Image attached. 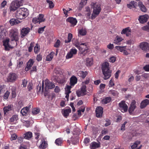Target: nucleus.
Listing matches in <instances>:
<instances>
[{"mask_svg": "<svg viewBox=\"0 0 149 149\" xmlns=\"http://www.w3.org/2000/svg\"><path fill=\"white\" fill-rule=\"evenodd\" d=\"M29 111V109L27 107L23 108L21 111V113L23 116H26L28 112Z\"/></svg>", "mask_w": 149, "mask_h": 149, "instance_id": "nucleus-33", "label": "nucleus"}, {"mask_svg": "<svg viewBox=\"0 0 149 149\" xmlns=\"http://www.w3.org/2000/svg\"><path fill=\"white\" fill-rule=\"evenodd\" d=\"M148 18V16L145 15L140 16L139 20L141 23L143 24L147 22Z\"/></svg>", "mask_w": 149, "mask_h": 149, "instance_id": "nucleus-12", "label": "nucleus"}, {"mask_svg": "<svg viewBox=\"0 0 149 149\" xmlns=\"http://www.w3.org/2000/svg\"><path fill=\"white\" fill-rule=\"evenodd\" d=\"M76 94L78 97L81 96H83L86 95V94H84L82 93V91L80 90H78L76 91Z\"/></svg>", "mask_w": 149, "mask_h": 149, "instance_id": "nucleus-53", "label": "nucleus"}, {"mask_svg": "<svg viewBox=\"0 0 149 149\" xmlns=\"http://www.w3.org/2000/svg\"><path fill=\"white\" fill-rule=\"evenodd\" d=\"M123 40L121 37L119 36H117L115 38L114 43L117 44L121 41Z\"/></svg>", "mask_w": 149, "mask_h": 149, "instance_id": "nucleus-40", "label": "nucleus"}, {"mask_svg": "<svg viewBox=\"0 0 149 149\" xmlns=\"http://www.w3.org/2000/svg\"><path fill=\"white\" fill-rule=\"evenodd\" d=\"M72 38V35L71 33H69L68 34V39L65 40V42L66 43L70 42Z\"/></svg>", "mask_w": 149, "mask_h": 149, "instance_id": "nucleus-43", "label": "nucleus"}, {"mask_svg": "<svg viewBox=\"0 0 149 149\" xmlns=\"http://www.w3.org/2000/svg\"><path fill=\"white\" fill-rule=\"evenodd\" d=\"M77 50L75 49L72 48L71 49L66 56V59H68L72 58L73 55L77 53Z\"/></svg>", "mask_w": 149, "mask_h": 149, "instance_id": "nucleus-7", "label": "nucleus"}, {"mask_svg": "<svg viewBox=\"0 0 149 149\" xmlns=\"http://www.w3.org/2000/svg\"><path fill=\"white\" fill-rule=\"evenodd\" d=\"M9 94L10 92L8 91H7L3 95V98L5 100L7 99L8 97Z\"/></svg>", "mask_w": 149, "mask_h": 149, "instance_id": "nucleus-59", "label": "nucleus"}, {"mask_svg": "<svg viewBox=\"0 0 149 149\" xmlns=\"http://www.w3.org/2000/svg\"><path fill=\"white\" fill-rule=\"evenodd\" d=\"M138 6L142 11L145 13L146 12L147 8L141 1H139L138 2Z\"/></svg>", "mask_w": 149, "mask_h": 149, "instance_id": "nucleus-21", "label": "nucleus"}, {"mask_svg": "<svg viewBox=\"0 0 149 149\" xmlns=\"http://www.w3.org/2000/svg\"><path fill=\"white\" fill-rule=\"evenodd\" d=\"M137 3L134 1H131L130 3L127 4V6L130 8H131L132 7L136 8L137 6Z\"/></svg>", "mask_w": 149, "mask_h": 149, "instance_id": "nucleus-28", "label": "nucleus"}, {"mask_svg": "<svg viewBox=\"0 0 149 149\" xmlns=\"http://www.w3.org/2000/svg\"><path fill=\"white\" fill-rule=\"evenodd\" d=\"M55 143L58 146H61L62 143V140L61 138L57 139L55 142Z\"/></svg>", "mask_w": 149, "mask_h": 149, "instance_id": "nucleus-41", "label": "nucleus"}, {"mask_svg": "<svg viewBox=\"0 0 149 149\" xmlns=\"http://www.w3.org/2000/svg\"><path fill=\"white\" fill-rule=\"evenodd\" d=\"M131 29L129 27L123 29L121 32V34H125L126 36H129L131 35Z\"/></svg>", "mask_w": 149, "mask_h": 149, "instance_id": "nucleus-16", "label": "nucleus"}, {"mask_svg": "<svg viewBox=\"0 0 149 149\" xmlns=\"http://www.w3.org/2000/svg\"><path fill=\"white\" fill-rule=\"evenodd\" d=\"M19 22L17 19L13 18L10 20V23L11 25H14L18 23Z\"/></svg>", "mask_w": 149, "mask_h": 149, "instance_id": "nucleus-37", "label": "nucleus"}, {"mask_svg": "<svg viewBox=\"0 0 149 149\" xmlns=\"http://www.w3.org/2000/svg\"><path fill=\"white\" fill-rule=\"evenodd\" d=\"M86 85H83L81 88L80 90L82 91V93L84 94H86Z\"/></svg>", "mask_w": 149, "mask_h": 149, "instance_id": "nucleus-55", "label": "nucleus"}, {"mask_svg": "<svg viewBox=\"0 0 149 149\" xmlns=\"http://www.w3.org/2000/svg\"><path fill=\"white\" fill-rule=\"evenodd\" d=\"M9 41L10 39L8 38H6V40H3V46L4 47H10L9 44Z\"/></svg>", "mask_w": 149, "mask_h": 149, "instance_id": "nucleus-39", "label": "nucleus"}, {"mask_svg": "<svg viewBox=\"0 0 149 149\" xmlns=\"http://www.w3.org/2000/svg\"><path fill=\"white\" fill-rule=\"evenodd\" d=\"M109 93L110 94L112 95L113 96H116L118 95V93L114 90H111L110 91Z\"/></svg>", "mask_w": 149, "mask_h": 149, "instance_id": "nucleus-44", "label": "nucleus"}, {"mask_svg": "<svg viewBox=\"0 0 149 149\" xmlns=\"http://www.w3.org/2000/svg\"><path fill=\"white\" fill-rule=\"evenodd\" d=\"M141 29L143 30L149 32V21L147 23V25H146L142 27Z\"/></svg>", "mask_w": 149, "mask_h": 149, "instance_id": "nucleus-47", "label": "nucleus"}, {"mask_svg": "<svg viewBox=\"0 0 149 149\" xmlns=\"http://www.w3.org/2000/svg\"><path fill=\"white\" fill-rule=\"evenodd\" d=\"M149 104V100L146 99L142 101L140 104V108L143 109L146 107Z\"/></svg>", "mask_w": 149, "mask_h": 149, "instance_id": "nucleus-19", "label": "nucleus"}, {"mask_svg": "<svg viewBox=\"0 0 149 149\" xmlns=\"http://www.w3.org/2000/svg\"><path fill=\"white\" fill-rule=\"evenodd\" d=\"M46 2L47 3L49 4V8H52L54 7V4L52 1L49 0H47Z\"/></svg>", "mask_w": 149, "mask_h": 149, "instance_id": "nucleus-50", "label": "nucleus"}, {"mask_svg": "<svg viewBox=\"0 0 149 149\" xmlns=\"http://www.w3.org/2000/svg\"><path fill=\"white\" fill-rule=\"evenodd\" d=\"M12 110V106L11 105H8V106L3 108V110L4 114H6L8 111Z\"/></svg>", "mask_w": 149, "mask_h": 149, "instance_id": "nucleus-38", "label": "nucleus"}, {"mask_svg": "<svg viewBox=\"0 0 149 149\" xmlns=\"http://www.w3.org/2000/svg\"><path fill=\"white\" fill-rule=\"evenodd\" d=\"M37 71L36 67V66H33L31 70L30 71L31 74H32L33 72H36Z\"/></svg>", "mask_w": 149, "mask_h": 149, "instance_id": "nucleus-58", "label": "nucleus"}, {"mask_svg": "<svg viewBox=\"0 0 149 149\" xmlns=\"http://www.w3.org/2000/svg\"><path fill=\"white\" fill-rule=\"evenodd\" d=\"M88 73L87 71H80L77 73V75L81 77L83 79L84 78L86 75H87Z\"/></svg>", "mask_w": 149, "mask_h": 149, "instance_id": "nucleus-24", "label": "nucleus"}, {"mask_svg": "<svg viewBox=\"0 0 149 149\" xmlns=\"http://www.w3.org/2000/svg\"><path fill=\"white\" fill-rule=\"evenodd\" d=\"M6 31L5 29L2 30L0 33V40H3L6 36Z\"/></svg>", "mask_w": 149, "mask_h": 149, "instance_id": "nucleus-30", "label": "nucleus"}, {"mask_svg": "<svg viewBox=\"0 0 149 149\" xmlns=\"http://www.w3.org/2000/svg\"><path fill=\"white\" fill-rule=\"evenodd\" d=\"M77 77L74 76H72L70 78V84L71 86H74L77 82Z\"/></svg>", "mask_w": 149, "mask_h": 149, "instance_id": "nucleus-22", "label": "nucleus"}, {"mask_svg": "<svg viewBox=\"0 0 149 149\" xmlns=\"http://www.w3.org/2000/svg\"><path fill=\"white\" fill-rule=\"evenodd\" d=\"M42 57L40 54H38L36 56V60L38 61H40L42 60Z\"/></svg>", "mask_w": 149, "mask_h": 149, "instance_id": "nucleus-64", "label": "nucleus"}, {"mask_svg": "<svg viewBox=\"0 0 149 149\" xmlns=\"http://www.w3.org/2000/svg\"><path fill=\"white\" fill-rule=\"evenodd\" d=\"M23 64V60L22 58H20L17 60V67L19 68L21 67Z\"/></svg>", "mask_w": 149, "mask_h": 149, "instance_id": "nucleus-42", "label": "nucleus"}, {"mask_svg": "<svg viewBox=\"0 0 149 149\" xmlns=\"http://www.w3.org/2000/svg\"><path fill=\"white\" fill-rule=\"evenodd\" d=\"M72 42L73 45L75 47H80V45L87 46V43H81L79 42L77 39H73L72 40Z\"/></svg>", "mask_w": 149, "mask_h": 149, "instance_id": "nucleus-10", "label": "nucleus"}, {"mask_svg": "<svg viewBox=\"0 0 149 149\" xmlns=\"http://www.w3.org/2000/svg\"><path fill=\"white\" fill-rule=\"evenodd\" d=\"M54 72L56 74L63 75V70L59 68H56L54 70Z\"/></svg>", "mask_w": 149, "mask_h": 149, "instance_id": "nucleus-27", "label": "nucleus"}, {"mask_svg": "<svg viewBox=\"0 0 149 149\" xmlns=\"http://www.w3.org/2000/svg\"><path fill=\"white\" fill-rule=\"evenodd\" d=\"M116 60V58L114 56H112L110 57L109 59V61L110 62L113 63L115 62Z\"/></svg>", "mask_w": 149, "mask_h": 149, "instance_id": "nucleus-63", "label": "nucleus"}, {"mask_svg": "<svg viewBox=\"0 0 149 149\" xmlns=\"http://www.w3.org/2000/svg\"><path fill=\"white\" fill-rule=\"evenodd\" d=\"M100 142L93 141L90 144V148L91 149H96L100 148Z\"/></svg>", "mask_w": 149, "mask_h": 149, "instance_id": "nucleus-13", "label": "nucleus"}, {"mask_svg": "<svg viewBox=\"0 0 149 149\" xmlns=\"http://www.w3.org/2000/svg\"><path fill=\"white\" fill-rule=\"evenodd\" d=\"M70 140L72 142V143L74 144H75L76 143H77L78 141V139L77 138H72Z\"/></svg>", "mask_w": 149, "mask_h": 149, "instance_id": "nucleus-61", "label": "nucleus"}, {"mask_svg": "<svg viewBox=\"0 0 149 149\" xmlns=\"http://www.w3.org/2000/svg\"><path fill=\"white\" fill-rule=\"evenodd\" d=\"M111 100V98L110 97H108L103 99L102 102V103L105 104L110 102Z\"/></svg>", "mask_w": 149, "mask_h": 149, "instance_id": "nucleus-34", "label": "nucleus"}, {"mask_svg": "<svg viewBox=\"0 0 149 149\" xmlns=\"http://www.w3.org/2000/svg\"><path fill=\"white\" fill-rule=\"evenodd\" d=\"M30 30V29L28 27L22 28L21 31V37L23 38L26 36L29 32Z\"/></svg>", "mask_w": 149, "mask_h": 149, "instance_id": "nucleus-11", "label": "nucleus"}, {"mask_svg": "<svg viewBox=\"0 0 149 149\" xmlns=\"http://www.w3.org/2000/svg\"><path fill=\"white\" fill-rule=\"evenodd\" d=\"M87 32L86 31L85 29H81L79 31V33L80 35L82 36H84L86 34Z\"/></svg>", "mask_w": 149, "mask_h": 149, "instance_id": "nucleus-52", "label": "nucleus"}, {"mask_svg": "<svg viewBox=\"0 0 149 149\" xmlns=\"http://www.w3.org/2000/svg\"><path fill=\"white\" fill-rule=\"evenodd\" d=\"M81 54L85 56L88 52V47H78Z\"/></svg>", "mask_w": 149, "mask_h": 149, "instance_id": "nucleus-14", "label": "nucleus"}, {"mask_svg": "<svg viewBox=\"0 0 149 149\" xmlns=\"http://www.w3.org/2000/svg\"><path fill=\"white\" fill-rule=\"evenodd\" d=\"M93 64V59L92 58H87L86 59V65L88 66H91Z\"/></svg>", "mask_w": 149, "mask_h": 149, "instance_id": "nucleus-36", "label": "nucleus"}, {"mask_svg": "<svg viewBox=\"0 0 149 149\" xmlns=\"http://www.w3.org/2000/svg\"><path fill=\"white\" fill-rule=\"evenodd\" d=\"M47 144L44 139L42 140L39 146L40 149H45L47 146Z\"/></svg>", "mask_w": 149, "mask_h": 149, "instance_id": "nucleus-26", "label": "nucleus"}, {"mask_svg": "<svg viewBox=\"0 0 149 149\" xmlns=\"http://www.w3.org/2000/svg\"><path fill=\"white\" fill-rule=\"evenodd\" d=\"M18 77V75L17 74L10 72L7 78V81L8 82H14L17 79Z\"/></svg>", "mask_w": 149, "mask_h": 149, "instance_id": "nucleus-5", "label": "nucleus"}, {"mask_svg": "<svg viewBox=\"0 0 149 149\" xmlns=\"http://www.w3.org/2000/svg\"><path fill=\"white\" fill-rule=\"evenodd\" d=\"M139 47H149V44L146 42H141Z\"/></svg>", "mask_w": 149, "mask_h": 149, "instance_id": "nucleus-54", "label": "nucleus"}, {"mask_svg": "<svg viewBox=\"0 0 149 149\" xmlns=\"http://www.w3.org/2000/svg\"><path fill=\"white\" fill-rule=\"evenodd\" d=\"M87 0H81V2L80 3V5L81 6V8L83 7L84 5H86L87 3Z\"/></svg>", "mask_w": 149, "mask_h": 149, "instance_id": "nucleus-57", "label": "nucleus"}, {"mask_svg": "<svg viewBox=\"0 0 149 149\" xmlns=\"http://www.w3.org/2000/svg\"><path fill=\"white\" fill-rule=\"evenodd\" d=\"M40 110L39 108H34L32 109V112L34 115L38 114L40 112Z\"/></svg>", "mask_w": 149, "mask_h": 149, "instance_id": "nucleus-46", "label": "nucleus"}, {"mask_svg": "<svg viewBox=\"0 0 149 149\" xmlns=\"http://www.w3.org/2000/svg\"><path fill=\"white\" fill-rule=\"evenodd\" d=\"M66 21L70 22L73 26L76 25L77 23V21L75 18L72 17H69L66 20Z\"/></svg>", "mask_w": 149, "mask_h": 149, "instance_id": "nucleus-20", "label": "nucleus"}, {"mask_svg": "<svg viewBox=\"0 0 149 149\" xmlns=\"http://www.w3.org/2000/svg\"><path fill=\"white\" fill-rule=\"evenodd\" d=\"M45 88L49 89H51L55 87L54 84L49 81L48 80H46L45 81Z\"/></svg>", "mask_w": 149, "mask_h": 149, "instance_id": "nucleus-15", "label": "nucleus"}, {"mask_svg": "<svg viewBox=\"0 0 149 149\" xmlns=\"http://www.w3.org/2000/svg\"><path fill=\"white\" fill-rule=\"evenodd\" d=\"M19 7V5L17 3H14L13 5L12 4L10 8V10L14 11L17 10V8Z\"/></svg>", "mask_w": 149, "mask_h": 149, "instance_id": "nucleus-35", "label": "nucleus"}, {"mask_svg": "<svg viewBox=\"0 0 149 149\" xmlns=\"http://www.w3.org/2000/svg\"><path fill=\"white\" fill-rule=\"evenodd\" d=\"M72 88L71 86L67 85L66 86V88H65V93L70 94L71 93L70 91L71 89Z\"/></svg>", "mask_w": 149, "mask_h": 149, "instance_id": "nucleus-48", "label": "nucleus"}, {"mask_svg": "<svg viewBox=\"0 0 149 149\" xmlns=\"http://www.w3.org/2000/svg\"><path fill=\"white\" fill-rule=\"evenodd\" d=\"M85 16L86 17L88 18H90L91 13L90 12V8L87 7L86 8V10L85 11Z\"/></svg>", "mask_w": 149, "mask_h": 149, "instance_id": "nucleus-31", "label": "nucleus"}, {"mask_svg": "<svg viewBox=\"0 0 149 149\" xmlns=\"http://www.w3.org/2000/svg\"><path fill=\"white\" fill-rule=\"evenodd\" d=\"M116 49L125 55H127L129 53L127 50L126 47H115Z\"/></svg>", "mask_w": 149, "mask_h": 149, "instance_id": "nucleus-25", "label": "nucleus"}, {"mask_svg": "<svg viewBox=\"0 0 149 149\" xmlns=\"http://www.w3.org/2000/svg\"><path fill=\"white\" fill-rule=\"evenodd\" d=\"M9 36L12 41L17 42L19 40V32L18 30L13 29L10 31Z\"/></svg>", "mask_w": 149, "mask_h": 149, "instance_id": "nucleus-4", "label": "nucleus"}, {"mask_svg": "<svg viewBox=\"0 0 149 149\" xmlns=\"http://www.w3.org/2000/svg\"><path fill=\"white\" fill-rule=\"evenodd\" d=\"M28 15L27 9L24 8L19 9L16 13V17L18 19H22Z\"/></svg>", "mask_w": 149, "mask_h": 149, "instance_id": "nucleus-3", "label": "nucleus"}, {"mask_svg": "<svg viewBox=\"0 0 149 149\" xmlns=\"http://www.w3.org/2000/svg\"><path fill=\"white\" fill-rule=\"evenodd\" d=\"M12 95V98H14L16 96V89L15 87H13L11 89Z\"/></svg>", "mask_w": 149, "mask_h": 149, "instance_id": "nucleus-45", "label": "nucleus"}, {"mask_svg": "<svg viewBox=\"0 0 149 149\" xmlns=\"http://www.w3.org/2000/svg\"><path fill=\"white\" fill-rule=\"evenodd\" d=\"M140 143V142H136L131 146V148L132 149H134L135 148L137 147L138 145Z\"/></svg>", "mask_w": 149, "mask_h": 149, "instance_id": "nucleus-60", "label": "nucleus"}, {"mask_svg": "<svg viewBox=\"0 0 149 149\" xmlns=\"http://www.w3.org/2000/svg\"><path fill=\"white\" fill-rule=\"evenodd\" d=\"M34 63L33 59H30L27 63V65L25 68V70L28 71L31 68Z\"/></svg>", "mask_w": 149, "mask_h": 149, "instance_id": "nucleus-18", "label": "nucleus"}, {"mask_svg": "<svg viewBox=\"0 0 149 149\" xmlns=\"http://www.w3.org/2000/svg\"><path fill=\"white\" fill-rule=\"evenodd\" d=\"M18 120L17 115H14L10 119L9 122L11 124H15L17 122Z\"/></svg>", "mask_w": 149, "mask_h": 149, "instance_id": "nucleus-17", "label": "nucleus"}, {"mask_svg": "<svg viewBox=\"0 0 149 149\" xmlns=\"http://www.w3.org/2000/svg\"><path fill=\"white\" fill-rule=\"evenodd\" d=\"M38 19L39 20V23L43 22L45 20V19L44 18V15L42 14H39Z\"/></svg>", "mask_w": 149, "mask_h": 149, "instance_id": "nucleus-49", "label": "nucleus"}, {"mask_svg": "<svg viewBox=\"0 0 149 149\" xmlns=\"http://www.w3.org/2000/svg\"><path fill=\"white\" fill-rule=\"evenodd\" d=\"M62 79L58 80V82L60 84H63L66 82L65 78V76L63 75Z\"/></svg>", "mask_w": 149, "mask_h": 149, "instance_id": "nucleus-51", "label": "nucleus"}, {"mask_svg": "<svg viewBox=\"0 0 149 149\" xmlns=\"http://www.w3.org/2000/svg\"><path fill=\"white\" fill-rule=\"evenodd\" d=\"M54 54L55 53L54 52H51L47 56L46 60L49 61H51L53 57Z\"/></svg>", "mask_w": 149, "mask_h": 149, "instance_id": "nucleus-29", "label": "nucleus"}, {"mask_svg": "<svg viewBox=\"0 0 149 149\" xmlns=\"http://www.w3.org/2000/svg\"><path fill=\"white\" fill-rule=\"evenodd\" d=\"M120 109L122 112H126L128 110V106L125 103V101H122L118 104Z\"/></svg>", "mask_w": 149, "mask_h": 149, "instance_id": "nucleus-6", "label": "nucleus"}, {"mask_svg": "<svg viewBox=\"0 0 149 149\" xmlns=\"http://www.w3.org/2000/svg\"><path fill=\"white\" fill-rule=\"evenodd\" d=\"M24 137L26 139H29L31 138L32 136V133L30 132H28L24 135Z\"/></svg>", "mask_w": 149, "mask_h": 149, "instance_id": "nucleus-32", "label": "nucleus"}, {"mask_svg": "<svg viewBox=\"0 0 149 149\" xmlns=\"http://www.w3.org/2000/svg\"><path fill=\"white\" fill-rule=\"evenodd\" d=\"M108 132V130L106 128H104L101 132L102 135L103 136L107 134Z\"/></svg>", "mask_w": 149, "mask_h": 149, "instance_id": "nucleus-56", "label": "nucleus"}, {"mask_svg": "<svg viewBox=\"0 0 149 149\" xmlns=\"http://www.w3.org/2000/svg\"><path fill=\"white\" fill-rule=\"evenodd\" d=\"M71 112V109L69 108L63 110L62 111L63 115L65 117L67 118L69 115V114Z\"/></svg>", "mask_w": 149, "mask_h": 149, "instance_id": "nucleus-23", "label": "nucleus"}, {"mask_svg": "<svg viewBox=\"0 0 149 149\" xmlns=\"http://www.w3.org/2000/svg\"><path fill=\"white\" fill-rule=\"evenodd\" d=\"M96 116L97 118L102 117L103 113V108L100 106L97 107L95 109Z\"/></svg>", "mask_w": 149, "mask_h": 149, "instance_id": "nucleus-9", "label": "nucleus"}, {"mask_svg": "<svg viewBox=\"0 0 149 149\" xmlns=\"http://www.w3.org/2000/svg\"><path fill=\"white\" fill-rule=\"evenodd\" d=\"M136 102L135 100H133L130 105L128 111L129 113L130 114H132L134 109L136 108Z\"/></svg>", "mask_w": 149, "mask_h": 149, "instance_id": "nucleus-8", "label": "nucleus"}, {"mask_svg": "<svg viewBox=\"0 0 149 149\" xmlns=\"http://www.w3.org/2000/svg\"><path fill=\"white\" fill-rule=\"evenodd\" d=\"M45 26L40 27L38 29V33H42L44 31Z\"/></svg>", "mask_w": 149, "mask_h": 149, "instance_id": "nucleus-62", "label": "nucleus"}, {"mask_svg": "<svg viewBox=\"0 0 149 149\" xmlns=\"http://www.w3.org/2000/svg\"><path fill=\"white\" fill-rule=\"evenodd\" d=\"M102 70L104 76V79L106 80L109 78L111 76V70H110L109 64L107 62H105L102 64Z\"/></svg>", "mask_w": 149, "mask_h": 149, "instance_id": "nucleus-1", "label": "nucleus"}, {"mask_svg": "<svg viewBox=\"0 0 149 149\" xmlns=\"http://www.w3.org/2000/svg\"><path fill=\"white\" fill-rule=\"evenodd\" d=\"M91 5L93 7V13L91 15V19H93L99 14L101 11V8L100 5L96 3H92Z\"/></svg>", "mask_w": 149, "mask_h": 149, "instance_id": "nucleus-2", "label": "nucleus"}]
</instances>
